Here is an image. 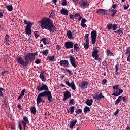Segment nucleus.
I'll list each match as a JSON object with an SVG mask.
<instances>
[{"label": "nucleus", "instance_id": "aec40b11", "mask_svg": "<svg viewBox=\"0 0 130 130\" xmlns=\"http://www.w3.org/2000/svg\"><path fill=\"white\" fill-rule=\"evenodd\" d=\"M102 98H104V96L102 95V92L99 94H95V95L93 96V99H97L98 100H101Z\"/></svg>", "mask_w": 130, "mask_h": 130}, {"label": "nucleus", "instance_id": "9b49d317", "mask_svg": "<svg viewBox=\"0 0 130 130\" xmlns=\"http://www.w3.org/2000/svg\"><path fill=\"white\" fill-rule=\"evenodd\" d=\"M90 35H89L88 34H85L84 37L86 39V44H84V48L85 49H86L87 50V49H88V48H89V36Z\"/></svg>", "mask_w": 130, "mask_h": 130}, {"label": "nucleus", "instance_id": "09e8293b", "mask_svg": "<svg viewBox=\"0 0 130 130\" xmlns=\"http://www.w3.org/2000/svg\"><path fill=\"white\" fill-rule=\"evenodd\" d=\"M118 87H119V85H116L113 87V89H114V90H118L119 89V88H118Z\"/></svg>", "mask_w": 130, "mask_h": 130}, {"label": "nucleus", "instance_id": "dca6fc26", "mask_svg": "<svg viewBox=\"0 0 130 130\" xmlns=\"http://www.w3.org/2000/svg\"><path fill=\"white\" fill-rule=\"evenodd\" d=\"M96 13L99 15H107V10L103 9H100L96 10Z\"/></svg>", "mask_w": 130, "mask_h": 130}, {"label": "nucleus", "instance_id": "ea45409f", "mask_svg": "<svg viewBox=\"0 0 130 130\" xmlns=\"http://www.w3.org/2000/svg\"><path fill=\"white\" fill-rule=\"evenodd\" d=\"M34 35L35 36L36 39H37L39 37V32L38 31H35Z\"/></svg>", "mask_w": 130, "mask_h": 130}, {"label": "nucleus", "instance_id": "1a4fd4ad", "mask_svg": "<svg viewBox=\"0 0 130 130\" xmlns=\"http://www.w3.org/2000/svg\"><path fill=\"white\" fill-rule=\"evenodd\" d=\"M99 52V51L97 50V47H95L93 49V51L92 52V57H94L95 60H97L98 59V58L99 57V55L98 54V53Z\"/></svg>", "mask_w": 130, "mask_h": 130}, {"label": "nucleus", "instance_id": "f8f14e48", "mask_svg": "<svg viewBox=\"0 0 130 130\" xmlns=\"http://www.w3.org/2000/svg\"><path fill=\"white\" fill-rule=\"evenodd\" d=\"M70 63L72 64L74 68H77V64H76V58H75L72 55H70L69 57Z\"/></svg>", "mask_w": 130, "mask_h": 130}, {"label": "nucleus", "instance_id": "bb28decb", "mask_svg": "<svg viewBox=\"0 0 130 130\" xmlns=\"http://www.w3.org/2000/svg\"><path fill=\"white\" fill-rule=\"evenodd\" d=\"M114 33H117L119 34V35H120V36H122V35L123 34V30L122 28H119L116 31H114Z\"/></svg>", "mask_w": 130, "mask_h": 130}, {"label": "nucleus", "instance_id": "603ef678", "mask_svg": "<svg viewBox=\"0 0 130 130\" xmlns=\"http://www.w3.org/2000/svg\"><path fill=\"white\" fill-rule=\"evenodd\" d=\"M23 120H24L25 122H29V119H28V117L26 116L23 117Z\"/></svg>", "mask_w": 130, "mask_h": 130}, {"label": "nucleus", "instance_id": "473e14b6", "mask_svg": "<svg viewBox=\"0 0 130 130\" xmlns=\"http://www.w3.org/2000/svg\"><path fill=\"white\" fill-rule=\"evenodd\" d=\"M91 109H90V108L88 106H86L84 108V113H87V112L90 111Z\"/></svg>", "mask_w": 130, "mask_h": 130}, {"label": "nucleus", "instance_id": "2eb2a0df", "mask_svg": "<svg viewBox=\"0 0 130 130\" xmlns=\"http://www.w3.org/2000/svg\"><path fill=\"white\" fill-rule=\"evenodd\" d=\"M88 82L83 81L79 84V87H81L82 90H85V89H87L88 87Z\"/></svg>", "mask_w": 130, "mask_h": 130}, {"label": "nucleus", "instance_id": "bf43d9fd", "mask_svg": "<svg viewBox=\"0 0 130 130\" xmlns=\"http://www.w3.org/2000/svg\"><path fill=\"white\" fill-rule=\"evenodd\" d=\"M123 8L125 10H127V9H128V8H129V4H127V6H126V5H124L123 6Z\"/></svg>", "mask_w": 130, "mask_h": 130}, {"label": "nucleus", "instance_id": "b1692460", "mask_svg": "<svg viewBox=\"0 0 130 130\" xmlns=\"http://www.w3.org/2000/svg\"><path fill=\"white\" fill-rule=\"evenodd\" d=\"M60 13L62 15H64L65 16H68L69 15L68 10L66 9V8H62L61 9Z\"/></svg>", "mask_w": 130, "mask_h": 130}, {"label": "nucleus", "instance_id": "39448f33", "mask_svg": "<svg viewBox=\"0 0 130 130\" xmlns=\"http://www.w3.org/2000/svg\"><path fill=\"white\" fill-rule=\"evenodd\" d=\"M97 37V31L93 30L91 33V40L92 44L96 43V38Z\"/></svg>", "mask_w": 130, "mask_h": 130}, {"label": "nucleus", "instance_id": "4be33fe9", "mask_svg": "<svg viewBox=\"0 0 130 130\" xmlns=\"http://www.w3.org/2000/svg\"><path fill=\"white\" fill-rule=\"evenodd\" d=\"M93 102H94V100L92 99L90 100L87 99L85 101L86 104H87V105H88V106H91V105L93 104Z\"/></svg>", "mask_w": 130, "mask_h": 130}, {"label": "nucleus", "instance_id": "052dcab7", "mask_svg": "<svg viewBox=\"0 0 130 130\" xmlns=\"http://www.w3.org/2000/svg\"><path fill=\"white\" fill-rule=\"evenodd\" d=\"M66 71L67 73H69V74H70V75H73V73H72V71L70 70L69 69H67Z\"/></svg>", "mask_w": 130, "mask_h": 130}, {"label": "nucleus", "instance_id": "f257e3e1", "mask_svg": "<svg viewBox=\"0 0 130 130\" xmlns=\"http://www.w3.org/2000/svg\"><path fill=\"white\" fill-rule=\"evenodd\" d=\"M40 23L42 29H46V30L49 31L50 33L57 32L56 27H55V26H54V24H53L50 19L48 18H43L40 21Z\"/></svg>", "mask_w": 130, "mask_h": 130}, {"label": "nucleus", "instance_id": "a19ab883", "mask_svg": "<svg viewBox=\"0 0 130 130\" xmlns=\"http://www.w3.org/2000/svg\"><path fill=\"white\" fill-rule=\"evenodd\" d=\"M69 104H72V105H75V100L74 99H70Z\"/></svg>", "mask_w": 130, "mask_h": 130}, {"label": "nucleus", "instance_id": "7ed1b4c3", "mask_svg": "<svg viewBox=\"0 0 130 130\" xmlns=\"http://www.w3.org/2000/svg\"><path fill=\"white\" fill-rule=\"evenodd\" d=\"M24 59L25 62H28V63L32 62L35 59V55L33 53H28L25 56Z\"/></svg>", "mask_w": 130, "mask_h": 130}, {"label": "nucleus", "instance_id": "c03bdc74", "mask_svg": "<svg viewBox=\"0 0 130 130\" xmlns=\"http://www.w3.org/2000/svg\"><path fill=\"white\" fill-rule=\"evenodd\" d=\"M125 54H129V56H130V47L127 48Z\"/></svg>", "mask_w": 130, "mask_h": 130}, {"label": "nucleus", "instance_id": "f704fd0d", "mask_svg": "<svg viewBox=\"0 0 130 130\" xmlns=\"http://www.w3.org/2000/svg\"><path fill=\"white\" fill-rule=\"evenodd\" d=\"M30 111L32 113L35 114V113H36V108L35 106L31 107Z\"/></svg>", "mask_w": 130, "mask_h": 130}, {"label": "nucleus", "instance_id": "4468645a", "mask_svg": "<svg viewBox=\"0 0 130 130\" xmlns=\"http://www.w3.org/2000/svg\"><path fill=\"white\" fill-rule=\"evenodd\" d=\"M64 46L66 49L73 48V47H74V43H72L71 41L66 42L64 43Z\"/></svg>", "mask_w": 130, "mask_h": 130}, {"label": "nucleus", "instance_id": "4c0bfd02", "mask_svg": "<svg viewBox=\"0 0 130 130\" xmlns=\"http://www.w3.org/2000/svg\"><path fill=\"white\" fill-rule=\"evenodd\" d=\"M49 53V50H44L43 51L42 53L44 54V55H47Z\"/></svg>", "mask_w": 130, "mask_h": 130}, {"label": "nucleus", "instance_id": "c756f323", "mask_svg": "<svg viewBox=\"0 0 130 130\" xmlns=\"http://www.w3.org/2000/svg\"><path fill=\"white\" fill-rule=\"evenodd\" d=\"M122 100V96H119L118 99L115 102V105H118L119 102H120Z\"/></svg>", "mask_w": 130, "mask_h": 130}, {"label": "nucleus", "instance_id": "49530a36", "mask_svg": "<svg viewBox=\"0 0 130 130\" xmlns=\"http://www.w3.org/2000/svg\"><path fill=\"white\" fill-rule=\"evenodd\" d=\"M35 63H36V64H39V63H40V62H41V60L39 59H37L36 60V61H35Z\"/></svg>", "mask_w": 130, "mask_h": 130}, {"label": "nucleus", "instance_id": "58836bf2", "mask_svg": "<svg viewBox=\"0 0 130 130\" xmlns=\"http://www.w3.org/2000/svg\"><path fill=\"white\" fill-rule=\"evenodd\" d=\"M8 73H9V71H3L1 73V75H2V77H4L6 76V75L8 74Z\"/></svg>", "mask_w": 130, "mask_h": 130}, {"label": "nucleus", "instance_id": "9d476101", "mask_svg": "<svg viewBox=\"0 0 130 130\" xmlns=\"http://www.w3.org/2000/svg\"><path fill=\"white\" fill-rule=\"evenodd\" d=\"M60 65L61 67H64L65 68H69L70 67V63H69V61L68 60H62L60 61L59 62Z\"/></svg>", "mask_w": 130, "mask_h": 130}, {"label": "nucleus", "instance_id": "37998d69", "mask_svg": "<svg viewBox=\"0 0 130 130\" xmlns=\"http://www.w3.org/2000/svg\"><path fill=\"white\" fill-rule=\"evenodd\" d=\"M108 30H111L112 29V24H108L107 26Z\"/></svg>", "mask_w": 130, "mask_h": 130}, {"label": "nucleus", "instance_id": "5fc2aeb1", "mask_svg": "<svg viewBox=\"0 0 130 130\" xmlns=\"http://www.w3.org/2000/svg\"><path fill=\"white\" fill-rule=\"evenodd\" d=\"M107 83V80L103 79L102 82V85H105Z\"/></svg>", "mask_w": 130, "mask_h": 130}, {"label": "nucleus", "instance_id": "774afa93", "mask_svg": "<svg viewBox=\"0 0 130 130\" xmlns=\"http://www.w3.org/2000/svg\"><path fill=\"white\" fill-rule=\"evenodd\" d=\"M127 61H129V62H130V56L129 54V56L127 57Z\"/></svg>", "mask_w": 130, "mask_h": 130}, {"label": "nucleus", "instance_id": "6e6552de", "mask_svg": "<svg viewBox=\"0 0 130 130\" xmlns=\"http://www.w3.org/2000/svg\"><path fill=\"white\" fill-rule=\"evenodd\" d=\"M123 93V90L119 88V89L114 90V93H112V96H115L117 97V96H120V94Z\"/></svg>", "mask_w": 130, "mask_h": 130}, {"label": "nucleus", "instance_id": "3c124183", "mask_svg": "<svg viewBox=\"0 0 130 130\" xmlns=\"http://www.w3.org/2000/svg\"><path fill=\"white\" fill-rule=\"evenodd\" d=\"M122 100L123 102H125V103H126V102H127V98L126 96H123L122 98Z\"/></svg>", "mask_w": 130, "mask_h": 130}, {"label": "nucleus", "instance_id": "338daca9", "mask_svg": "<svg viewBox=\"0 0 130 130\" xmlns=\"http://www.w3.org/2000/svg\"><path fill=\"white\" fill-rule=\"evenodd\" d=\"M117 7V4H114L112 6L113 9H116V8Z\"/></svg>", "mask_w": 130, "mask_h": 130}, {"label": "nucleus", "instance_id": "e2e57ef3", "mask_svg": "<svg viewBox=\"0 0 130 130\" xmlns=\"http://www.w3.org/2000/svg\"><path fill=\"white\" fill-rule=\"evenodd\" d=\"M69 16H70V19L71 20V21H74V16H73V15L70 14Z\"/></svg>", "mask_w": 130, "mask_h": 130}, {"label": "nucleus", "instance_id": "13d9d810", "mask_svg": "<svg viewBox=\"0 0 130 130\" xmlns=\"http://www.w3.org/2000/svg\"><path fill=\"white\" fill-rule=\"evenodd\" d=\"M119 113V109H117V110L114 113V115H117Z\"/></svg>", "mask_w": 130, "mask_h": 130}, {"label": "nucleus", "instance_id": "5701e85b", "mask_svg": "<svg viewBox=\"0 0 130 130\" xmlns=\"http://www.w3.org/2000/svg\"><path fill=\"white\" fill-rule=\"evenodd\" d=\"M10 37V36H9L8 34H7L5 36V38L4 39V42L7 44V45H9L10 44V39L9 38Z\"/></svg>", "mask_w": 130, "mask_h": 130}, {"label": "nucleus", "instance_id": "20e7f679", "mask_svg": "<svg viewBox=\"0 0 130 130\" xmlns=\"http://www.w3.org/2000/svg\"><path fill=\"white\" fill-rule=\"evenodd\" d=\"M16 60L19 64H21L23 67V69L27 70L28 69V64L29 63L25 61L23 58L21 56H18L16 58Z\"/></svg>", "mask_w": 130, "mask_h": 130}, {"label": "nucleus", "instance_id": "8fccbe9b", "mask_svg": "<svg viewBox=\"0 0 130 130\" xmlns=\"http://www.w3.org/2000/svg\"><path fill=\"white\" fill-rule=\"evenodd\" d=\"M22 123L23 124L24 128H26V125H27V123H28V122H25V121H22Z\"/></svg>", "mask_w": 130, "mask_h": 130}, {"label": "nucleus", "instance_id": "e433bc0d", "mask_svg": "<svg viewBox=\"0 0 130 130\" xmlns=\"http://www.w3.org/2000/svg\"><path fill=\"white\" fill-rule=\"evenodd\" d=\"M46 40H47V39L45 38H44L41 40V41L43 42V43L44 44V45H46V44H48V43H46Z\"/></svg>", "mask_w": 130, "mask_h": 130}, {"label": "nucleus", "instance_id": "de8ad7c7", "mask_svg": "<svg viewBox=\"0 0 130 130\" xmlns=\"http://www.w3.org/2000/svg\"><path fill=\"white\" fill-rule=\"evenodd\" d=\"M68 4V3H67V0H62V6H67V4Z\"/></svg>", "mask_w": 130, "mask_h": 130}, {"label": "nucleus", "instance_id": "2f4dec72", "mask_svg": "<svg viewBox=\"0 0 130 130\" xmlns=\"http://www.w3.org/2000/svg\"><path fill=\"white\" fill-rule=\"evenodd\" d=\"M47 58L49 59V60H50V61H54L55 56H54V55L52 56H48Z\"/></svg>", "mask_w": 130, "mask_h": 130}, {"label": "nucleus", "instance_id": "6e6d98bb", "mask_svg": "<svg viewBox=\"0 0 130 130\" xmlns=\"http://www.w3.org/2000/svg\"><path fill=\"white\" fill-rule=\"evenodd\" d=\"M81 27H83V28H87V24H86V23H81Z\"/></svg>", "mask_w": 130, "mask_h": 130}, {"label": "nucleus", "instance_id": "c85d7f7f", "mask_svg": "<svg viewBox=\"0 0 130 130\" xmlns=\"http://www.w3.org/2000/svg\"><path fill=\"white\" fill-rule=\"evenodd\" d=\"M67 111L68 113H70V114H73V113H74V111H75V106H72Z\"/></svg>", "mask_w": 130, "mask_h": 130}, {"label": "nucleus", "instance_id": "7c9ffc66", "mask_svg": "<svg viewBox=\"0 0 130 130\" xmlns=\"http://www.w3.org/2000/svg\"><path fill=\"white\" fill-rule=\"evenodd\" d=\"M73 47L74 48V50H75L76 51H78V50H79V49H80V47L79 46L78 44H75L74 45Z\"/></svg>", "mask_w": 130, "mask_h": 130}, {"label": "nucleus", "instance_id": "0e129e2a", "mask_svg": "<svg viewBox=\"0 0 130 130\" xmlns=\"http://www.w3.org/2000/svg\"><path fill=\"white\" fill-rule=\"evenodd\" d=\"M86 22H87V20H86V19L82 18V20L81 21V23H86Z\"/></svg>", "mask_w": 130, "mask_h": 130}, {"label": "nucleus", "instance_id": "6ab92c4d", "mask_svg": "<svg viewBox=\"0 0 130 130\" xmlns=\"http://www.w3.org/2000/svg\"><path fill=\"white\" fill-rule=\"evenodd\" d=\"M77 119H75L73 121H71L69 123L70 128H71V129H72V128H74V127L76 125V123H77Z\"/></svg>", "mask_w": 130, "mask_h": 130}, {"label": "nucleus", "instance_id": "69168bd1", "mask_svg": "<svg viewBox=\"0 0 130 130\" xmlns=\"http://www.w3.org/2000/svg\"><path fill=\"white\" fill-rule=\"evenodd\" d=\"M116 72H118V65L116 64L115 66Z\"/></svg>", "mask_w": 130, "mask_h": 130}, {"label": "nucleus", "instance_id": "f03ea898", "mask_svg": "<svg viewBox=\"0 0 130 130\" xmlns=\"http://www.w3.org/2000/svg\"><path fill=\"white\" fill-rule=\"evenodd\" d=\"M43 97H46L47 98L49 103H51V102H53V98H52V95L51 94V91L49 90H47L41 92Z\"/></svg>", "mask_w": 130, "mask_h": 130}, {"label": "nucleus", "instance_id": "4d7b16f0", "mask_svg": "<svg viewBox=\"0 0 130 130\" xmlns=\"http://www.w3.org/2000/svg\"><path fill=\"white\" fill-rule=\"evenodd\" d=\"M116 12H117V11L115 10L113 12V13L111 14L112 17H114V16H115V15H116Z\"/></svg>", "mask_w": 130, "mask_h": 130}, {"label": "nucleus", "instance_id": "72a5a7b5", "mask_svg": "<svg viewBox=\"0 0 130 130\" xmlns=\"http://www.w3.org/2000/svg\"><path fill=\"white\" fill-rule=\"evenodd\" d=\"M5 92V89L0 87V97H4V93Z\"/></svg>", "mask_w": 130, "mask_h": 130}, {"label": "nucleus", "instance_id": "a18cd8bd", "mask_svg": "<svg viewBox=\"0 0 130 130\" xmlns=\"http://www.w3.org/2000/svg\"><path fill=\"white\" fill-rule=\"evenodd\" d=\"M75 112L76 114H80V113H82V109H79L78 110H76Z\"/></svg>", "mask_w": 130, "mask_h": 130}, {"label": "nucleus", "instance_id": "423d86ee", "mask_svg": "<svg viewBox=\"0 0 130 130\" xmlns=\"http://www.w3.org/2000/svg\"><path fill=\"white\" fill-rule=\"evenodd\" d=\"M79 5L82 9H86V8H89V3L87 0H81L79 2Z\"/></svg>", "mask_w": 130, "mask_h": 130}, {"label": "nucleus", "instance_id": "a878e982", "mask_svg": "<svg viewBox=\"0 0 130 130\" xmlns=\"http://www.w3.org/2000/svg\"><path fill=\"white\" fill-rule=\"evenodd\" d=\"M40 79H41L43 82H45V77H44V71H41L40 75Z\"/></svg>", "mask_w": 130, "mask_h": 130}, {"label": "nucleus", "instance_id": "393cba45", "mask_svg": "<svg viewBox=\"0 0 130 130\" xmlns=\"http://www.w3.org/2000/svg\"><path fill=\"white\" fill-rule=\"evenodd\" d=\"M25 32H26V34H27V35H28V36H30V35L32 34V31L31 30V28L26 27Z\"/></svg>", "mask_w": 130, "mask_h": 130}, {"label": "nucleus", "instance_id": "ddd939ff", "mask_svg": "<svg viewBox=\"0 0 130 130\" xmlns=\"http://www.w3.org/2000/svg\"><path fill=\"white\" fill-rule=\"evenodd\" d=\"M65 84L68 86V87H71L72 90H76V85H75V82H74V81H72L71 83L70 82L66 81H65Z\"/></svg>", "mask_w": 130, "mask_h": 130}, {"label": "nucleus", "instance_id": "412c9836", "mask_svg": "<svg viewBox=\"0 0 130 130\" xmlns=\"http://www.w3.org/2000/svg\"><path fill=\"white\" fill-rule=\"evenodd\" d=\"M24 24H25V25H27L26 27L28 28H31V27L34 25V23L31 22L30 21H27L26 20H24Z\"/></svg>", "mask_w": 130, "mask_h": 130}, {"label": "nucleus", "instance_id": "a211bd4d", "mask_svg": "<svg viewBox=\"0 0 130 130\" xmlns=\"http://www.w3.org/2000/svg\"><path fill=\"white\" fill-rule=\"evenodd\" d=\"M41 97H43V96L42 95V94L40 93L37 98V104L38 106L41 103V102H42V99H41Z\"/></svg>", "mask_w": 130, "mask_h": 130}, {"label": "nucleus", "instance_id": "c9c22d12", "mask_svg": "<svg viewBox=\"0 0 130 130\" xmlns=\"http://www.w3.org/2000/svg\"><path fill=\"white\" fill-rule=\"evenodd\" d=\"M6 8L9 12H12L13 11V6L12 5H9L6 7Z\"/></svg>", "mask_w": 130, "mask_h": 130}, {"label": "nucleus", "instance_id": "79ce46f5", "mask_svg": "<svg viewBox=\"0 0 130 130\" xmlns=\"http://www.w3.org/2000/svg\"><path fill=\"white\" fill-rule=\"evenodd\" d=\"M112 28L114 31H115L117 29V24H114L112 25Z\"/></svg>", "mask_w": 130, "mask_h": 130}, {"label": "nucleus", "instance_id": "cd10ccee", "mask_svg": "<svg viewBox=\"0 0 130 130\" xmlns=\"http://www.w3.org/2000/svg\"><path fill=\"white\" fill-rule=\"evenodd\" d=\"M67 37L68 38H69V39H73V34L72 33V32H71V30L67 31Z\"/></svg>", "mask_w": 130, "mask_h": 130}, {"label": "nucleus", "instance_id": "0eeeda50", "mask_svg": "<svg viewBox=\"0 0 130 130\" xmlns=\"http://www.w3.org/2000/svg\"><path fill=\"white\" fill-rule=\"evenodd\" d=\"M36 89L40 92L41 91H48V87L46 84H43L41 86H37Z\"/></svg>", "mask_w": 130, "mask_h": 130}, {"label": "nucleus", "instance_id": "f3484780", "mask_svg": "<svg viewBox=\"0 0 130 130\" xmlns=\"http://www.w3.org/2000/svg\"><path fill=\"white\" fill-rule=\"evenodd\" d=\"M72 94H71V92L69 91V90H67L65 92H64V98L63 99V101H66L67 99H69V98H71Z\"/></svg>", "mask_w": 130, "mask_h": 130}, {"label": "nucleus", "instance_id": "864d4df0", "mask_svg": "<svg viewBox=\"0 0 130 130\" xmlns=\"http://www.w3.org/2000/svg\"><path fill=\"white\" fill-rule=\"evenodd\" d=\"M25 92H26V89H23L21 91L20 95L22 96H24L25 95Z\"/></svg>", "mask_w": 130, "mask_h": 130}, {"label": "nucleus", "instance_id": "680f3d73", "mask_svg": "<svg viewBox=\"0 0 130 130\" xmlns=\"http://www.w3.org/2000/svg\"><path fill=\"white\" fill-rule=\"evenodd\" d=\"M56 49H57V50H59L60 49H61V46H60V45H57Z\"/></svg>", "mask_w": 130, "mask_h": 130}]
</instances>
